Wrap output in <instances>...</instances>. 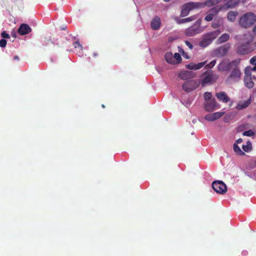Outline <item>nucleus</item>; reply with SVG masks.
Wrapping results in <instances>:
<instances>
[{
    "label": "nucleus",
    "mask_w": 256,
    "mask_h": 256,
    "mask_svg": "<svg viewBox=\"0 0 256 256\" xmlns=\"http://www.w3.org/2000/svg\"><path fill=\"white\" fill-rule=\"evenodd\" d=\"M230 48V44L226 43L216 49L214 51V54L217 57H223L227 54Z\"/></svg>",
    "instance_id": "nucleus-11"
},
{
    "label": "nucleus",
    "mask_w": 256,
    "mask_h": 256,
    "mask_svg": "<svg viewBox=\"0 0 256 256\" xmlns=\"http://www.w3.org/2000/svg\"><path fill=\"white\" fill-rule=\"evenodd\" d=\"M219 30L206 32L203 34L202 40L199 42V46L202 48H206L220 34Z\"/></svg>",
    "instance_id": "nucleus-3"
},
{
    "label": "nucleus",
    "mask_w": 256,
    "mask_h": 256,
    "mask_svg": "<svg viewBox=\"0 0 256 256\" xmlns=\"http://www.w3.org/2000/svg\"><path fill=\"white\" fill-rule=\"evenodd\" d=\"M6 45V40L5 39H2L0 40V46L1 48H4Z\"/></svg>",
    "instance_id": "nucleus-37"
},
{
    "label": "nucleus",
    "mask_w": 256,
    "mask_h": 256,
    "mask_svg": "<svg viewBox=\"0 0 256 256\" xmlns=\"http://www.w3.org/2000/svg\"><path fill=\"white\" fill-rule=\"evenodd\" d=\"M98 56V54H97L96 53H94V54H93V56H94L96 57V56Z\"/></svg>",
    "instance_id": "nucleus-45"
},
{
    "label": "nucleus",
    "mask_w": 256,
    "mask_h": 256,
    "mask_svg": "<svg viewBox=\"0 0 256 256\" xmlns=\"http://www.w3.org/2000/svg\"><path fill=\"white\" fill-rule=\"evenodd\" d=\"M196 24L190 26L187 28L185 31V34L188 36H192L196 34H198L201 32L200 24V20L196 21Z\"/></svg>",
    "instance_id": "nucleus-9"
},
{
    "label": "nucleus",
    "mask_w": 256,
    "mask_h": 256,
    "mask_svg": "<svg viewBox=\"0 0 256 256\" xmlns=\"http://www.w3.org/2000/svg\"><path fill=\"white\" fill-rule=\"evenodd\" d=\"M214 18V14H208L205 18L204 20L207 22H210Z\"/></svg>",
    "instance_id": "nucleus-34"
},
{
    "label": "nucleus",
    "mask_w": 256,
    "mask_h": 256,
    "mask_svg": "<svg viewBox=\"0 0 256 256\" xmlns=\"http://www.w3.org/2000/svg\"><path fill=\"white\" fill-rule=\"evenodd\" d=\"M256 22V15L252 12L244 14L239 20V24L243 28H248L253 25Z\"/></svg>",
    "instance_id": "nucleus-4"
},
{
    "label": "nucleus",
    "mask_w": 256,
    "mask_h": 256,
    "mask_svg": "<svg viewBox=\"0 0 256 256\" xmlns=\"http://www.w3.org/2000/svg\"><path fill=\"white\" fill-rule=\"evenodd\" d=\"M254 40V36L252 34H244L240 39V42H238L236 47L237 54L240 55H246L254 51V48L252 47Z\"/></svg>",
    "instance_id": "nucleus-1"
},
{
    "label": "nucleus",
    "mask_w": 256,
    "mask_h": 256,
    "mask_svg": "<svg viewBox=\"0 0 256 256\" xmlns=\"http://www.w3.org/2000/svg\"><path fill=\"white\" fill-rule=\"evenodd\" d=\"M206 61H204L203 62H199L196 64H194L193 63H190L186 66V68L189 70H200L206 64Z\"/></svg>",
    "instance_id": "nucleus-19"
},
{
    "label": "nucleus",
    "mask_w": 256,
    "mask_h": 256,
    "mask_svg": "<svg viewBox=\"0 0 256 256\" xmlns=\"http://www.w3.org/2000/svg\"><path fill=\"white\" fill-rule=\"evenodd\" d=\"M212 94L210 92H206L204 93V99L206 101H208V100H211V98H212Z\"/></svg>",
    "instance_id": "nucleus-30"
},
{
    "label": "nucleus",
    "mask_w": 256,
    "mask_h": 256,
    "mask_svg": "<svg viewBox=\"0 0 256 256\" xmlns=\"http://www.w3.org/2000/svg\"><path fill=\"white\" fill-rule=\"evenodd\" d=\"M251 71L252 68L250 66H247L245 68V76L244 78V82L245 86L248 88H252L254 86V82L252 80V78L250 76Z\"/></svg>",
    "instance_id": "nucleus-10"
},
{
    "label": "nucleus",
    "mask_w": 256,
    "mask_h": 256,
    "mask_svg": "<svg viewBox=\"0 0 256 256\" xmlns=\"http://www.w3.org/2000/svg\"><path fill=\"white\" fill-rule=\"evenodd\" d=\"M252 47L254 48V50L256 49V42H252Z\"/></svg>",
    "instance_id": "nucleus-41"
},
{
    "label": "nucleus",
    "mask_w": 256,
    "mask_h": 256,
    "mask_svg": "<svg viewBox=\"0 0 256 256\" xmlns=\"http://www.w3.org/2000/svg\"><path fill=\"white\" fill-rule=\"evenodd\" d=\"M186 44L189 48L190 50H192L193 48V46L190 44L188 41H185Z\"/></svg>",
    "instance_id": "nucleus-39"
},
{
    "label": "nucleus",
    "mask_w": 256,
    "mask_h": 256,
    "mask_svg": "<svg viewBox=\"0 0 256 256\" xmlns=\"http://www.w3.org/2000/svg\"><path fill=\"white\" fill-rule=\"evenodd\" d=\"M1 36L2 38H4L3 39H4V38H10V36L9 34H7L6 32V31H3L2 33H1Z\"/></svg>",
    "instance_id": "nucleus-36"
},
{
    "label": "nucleus",
    "mask_w": 256,
    "mask_h": 256,
    "mask_svg": "<svg viewBox=\"0 0 256 256\" xmlns=\"http://www.w3.org/2000/svg\"><path fill=\"white\" fill-rule=\"evenodd\" d=\"M250 63L252 65H254V66L252 68V70L256 71V55L250 58Z\"/></svg>",
    "instance_id": "nucleus-29"
},
{
    "label": "nucleus",
    "mask_w": 256,
    "mask_h": 256,
    "mask_svg": "<svg viewBox=\"0 0 256 256\" xmlns=\"http://www.w3.org/2000/svg\"><path fill=\"white\" fill-rule=\"evenodd\" d=\"M102 107L103 108H105V106H104V104H102Z\"/></svg>",
    "instance_id": "nucleus-47"
},
{
    "label": "nucleus",
    "mask_w": 256,
    "mask_h": 256,
    "mask_svg": "<svg viewBox=\"0 0 256 256\" xmlns=\"http://www.w3.org/2000/svg\"><path fill=\"white\" fill-rule=\"evenodd\" d=\"M212 187L216 192L220 194H224L227 191L226 186L221 180L214 182L212 184Z\"/></svg>",
    "instance_id": "nucleus-8"
},
{
    "label": "nucleus",
    "mask_w": 256,
    "mask_h": 256,
    "mask_svg": "<svg viewBox=\"0 0 256 256\" xmlns=\"http://www.w3.org/2000/svg\"><path fill=\"white\" fill-rule=\"evenodd\" d=\"M224 114L223 112H216L206 114L204 116L205 120L208 121L212 122L220 118Z\"/></svg>",
    "instance_id": "nucleus-13"
},
{
    "label": "nucleus",
    "mask_w": 256,
    "mask_h": 256,
    "mask_svg": "<svg viewBox=\"0 0 256 256\" xmlns=\"http://www.w3.org/2000/svg\"><path fill=\"white\" fill-rule=\"evenodd\" d=\"M220 8H219L218 6H215L210 10V12L214 16L216 14L220 12Z\"/></svg>",
    "instance_id": "nucleus-31"
},
{
    "label": "nucleus",
    "mask_w": 256,
    "mask_h": 256,
    "mask_svg": "<svg viewBox=\"0 0 256 256\" xmlns=\"http://www.w3.org/2000/svg\"><path fill=\"white\" fill-rule=\"evenodd\" d=\"M196 8H200L198 2H190L185 4L182 6L180 16H186L190 10Z\"/></svg>",
    "instance_id": "nucleus-6"
},
{
    "label": "nucleus",
    "mask_w": 256,
    "mask_h": 256,
    "mask_svg": "<svg viewBox=\"0 0 256 256\" xmlns=\"http://www.w3.org/2000/svg\"><path fill=\"white\" fill-rule=\"evenodd\" d=\"M242 149L244 150V152H248V150H250V148L248 145V146L243 145Z\"/></svg>",
    "instance_id": "nucleus-40"
},
{
    "label": "nucleus",
    "mask_w": 256,
    "mask_h": 256,
    "mask_svg": "<svg viewBox=\"0 0 256 256\" xmlns=\"http://www.w3.org/2000/svg\"><path fill=\"white\" fill-rule=\"evenodd\" d=\"M174 62H176V64H179L181 62L182 59L180 54L175 53L174 56Z\"/></svg>",
    "instance_id": "nucleus-28"
},
{
    "label": "nucleus",
    "mask_w": 256,
    "mask_h": 256,
    "mask_svg": "<svg viewBox=\"0 0 256 256\" xmlns=\"http://www.w3.org/2000/svg\"><path fill=\"white\" fill-rule=\"evenodd\" d=\"M222 24V22L221 18L215 19L212 23V26L214 28H216L220 27Z\"/></svg>",
    "instance_id": "nucleus-26"
},
{
    "label": "nucleus",
    "mask_w": 256,
    "mask_h": 256,
    "mask_svg": "<svg viewBox=\"0 0 256 256\" xmlns=\"http://www.w3.org/2000/svg\"><path fill=\"white\" fill-rule=\"evenodd\" d=\"M234 150L240 156H244L245 154V153L243 152L240 148L238 146V144L235 143L234 144Z\"/></svg>",
    "instance_id": "nucleus-27"
},
{
    "label": "nucleus",
    "mask_w": 256,
    "mask_h": 256,
    "mask_svg": "<svg viewBox=\"0 0 256 256\" xmlns=\"http://www.w3.org/2000/svg\"><path fill=\"white\" fill-rule=\"evenodd\" d=\"M161 24V20L160 17L156 16L152 20L150 26L154 30H158L160 28Z\"/></svg>",
    "instance_id": "nucleus-17"
},
{
    "label": "nucleus",
    "mask_w": 256,
    "mask_h": 256,
    "mask_svg": "<svg viewBox=\"0 0 256 256\" xmlns=\"http://www.w3.org/2000/svg\"><path fill=\"white\" fill-rule=\"evenodd\" d=\"M166 60L169 64H176V62H174V56L171 52H166L165 54Z\"/></svg>",
    "instance_id": "nucleus-24"
},
{
    "label": "nucleus",
    "mask_w": 256,
    "mask_h": 256,
    "mask_svg": "<svg viewBox=\"0 0 256 256\" xmlns=\"http://www.w3.org/2000/svg\"><path fill=\"white\" fill-rule=\"evenodd\" d=\"M251 100L249 98L246 100L240 102L236 106L238 110H241L247 108L251 104Z\"/></svg>",
    "instance_id": "nucleus-21"
},
{
    "label": "nucleus",
    "mask_w": 256,
    "mask_h": 256,
    "mask_svg": "<svg viewBox=\"0 0 256 256\" xmlns=\"http://www.w3.org/2000/svg\"><path fill=\"white\" fill-rule=\"evenodd\" d=\"M236 142L238 144H240L242 142V138H238Z\"/></svg>",
    "instance_id": "nucleus-42"
},
{
    "label": "nucleus",
    "mask_w": 256,
    "mask_h": 256,
    "mask_svg": "<svg viewBox=\"0 0 256 256\" xmlns=\"http://www.w3.org/2000/svg\"><path fill=\"white\" fill-rule=\"evenodd\" d=\"M179 76L182 80H186L194 78L195 74L192 72L187 70L180 72Z\"/></svg>",
    "instance_id": "nucleus-16"
},
{
    "label": "nucleus",
    "mask_w": 256,
    "mask_h": 256,
    "mask_svg": "<svg viewBox=\"0 0 256 256\" xmlns=\"http://www.w3.org/2000/svg\"><path fill=\"white\" fill-rule=\"evenodd\" d=\"M201 86L202 87L206 84H212L215 83L218 78V75L212 70H207L202 75Z\"/></svg>",
    "instance_id": "nucleus-5"
},
{
    "label": "nucleus",
    "mask_w": 256,
    "mask_h": 256,
    "mask_svg": "<svg viewBox=\"0 0 256 256\" xmlns=\"http://www.w3.org/2000/svg\"><path fill=\"white\" fill-rule=\"evenodd\" d=\"M14 60H18L19 59V58H18V56H14Z\"/></svg>",
    "instance_id": "nucleus-44"
},
{
    "label": "nucleus",
    "mask_w": 256,
    "mask_h": 256,
    "mask_svg": "<svg viewBox=\"0 0 256 256\" xmlns=\"http://www.w3.org/2000/svg\"><path fill=\"white\" fill-rule=\"evenodd\" d=\"M252 32L256 35V26L254 27Z\"/></svg>",
    "instance_id": "nucleus-43"
},
{
    "label": "nucleus",
    "mask_w": 256,
    "mask_h": 256,
    "mask_svg": "<svg viewBox=\"0 0 256 256\" xmlns=\"http://www.w3.org/2000/svg\"><path fill=\"white\" fill-rule=\"evenodd\" d=\"M218 104L214 98H212L210 100L207 101L204 106V109L207 112H212L217 108Z\"/></svg>",
    "instance_id": "nucleus-12"
},
{
    "label": "nucleus",
    "mask_w": 256,
    "mask_h": 256,
    "mask_svg": "<svg viewBox=\"0 0 256 256\" xmlns=\"http://www.w3.org/2000/svg\"><path fill=\"white\" fill-rule=\"evenodd\" d=\"M238 13L236 12L230 11L228 14L227 18L228 20L232 22H234L236 20V17L238 16Z\"/></svg>",
    "instance_id": "nucleus-23"
},
{
    "label": "nucleus",
    "mask_w": 256,
    "mask_h": 256,
    "mask_svg": "<svg viewBox=\"0 0 256 256\" xmlns=\"http://www.w3.org/2000/svg\"><path fill=\"white\" fill-rule=\"evenodd\" d=\"M166 2H170V0H164Z\"/></svg>",
    "instance_id": "nucleus-46"
},
{
    "label": "nucleus",
    "mask_w": 256,
    "mask_h": 256,
    "mask_svg": "<svg viewBox=\"0 0 256 256\" xmlns=\"http://www.w3.org/2000/svg\"><path fill=\"white\" fill-rule=\"evenodd\" d=\"M196 18H197L196 16H191L190 17L185 18H182V19H179L178 18H176L175 19V20L178 24H181L186 23V22H189L192 21V20H196Z\"/></svg>",
    "instance_id": "nucleus-22"
},
{
    "label": "nucleus",
    "mask_w": 256,
    "mask_h": 256,
    "mask_svg": "<svg viewBox=\"0 0 256 256\" xmlns=\"http://www.w3.org/2000/svg\"><path fill=\"white\" fill-rule=\"evenodd\" d=\"M254 134V132L252 130H248L243 132V135L245 136H251Z\"/></svg>",
    "instance_id": "nucleus-33"
},
{
    "label": "nucleus",
    "mask_w": 256,
    "mask_h": 256,
    "mask_svg": "<svg viewBox=\"0 0 256 256\" xmlns=\"http://www.w3.org/2000/svg\"><path fill=\"white\" fill-rule=\"evenodd\" d=\"M224 2V6L226 8H234L240 2V0H223Z\"/></svg>",
    "instance_id": "nucleus-18"
},
{
    "label": "nucleus",
    "mask_w": 256,
    "mask_h": 256,
    "mask_svg": "<svg viewBox=\"0 0 256 256\" xmlns=\"http://www.w3.org/2000/svg\"><path fill=\"white\" fill-rule=\"evenodd\" d=\"M223 0H206L204 2H198L200 8H203L206 6L210 7L218 4Z\"/></svg>",
    "instance_id": "nucleus-14"
},
{
    "label": "nucleus",
    "mask_w": 256,
    "mask_h": 256,
    "mask_svg": "<svg viewBox=\"0 0 256 256\" xmlns=\"http://www.w3.org/2000/svg\"><path fill=\"white\" fill-rule=\"evenodd\" d=\"M74 48H82V46L80 44V43L78 42H75L74 43Z\"/></svg>",
    "instance_id": "nucleus-38"
},
{
    "label": "nucleus",
    "mask_w": 256,
    "mask_h": 256,
    "mask_svg": "<svg viewBox=\"0 0 256 256\" xmlns=\"http://www.w3.org/2000/svg\"><path fill=\"white\" fill-rule=\"evenodd\" d=\"M216 64V60H214L212 61L210 63L208 64H207L205 66L206 68H213Z\"/></svg>",
    "instance_id": "nucleus-32"
},
{
    "label": "nucleus",
    "mask_w": 256,
    "mask_h": 256,
    "mask_svg": "<svg viewBox=\"0 0 256 256\" xmlns=\"http://www.w3.org/2000/svg\"><path fill=\"white\" fill-rule=\"evenodd\" d=\"M225 64V62H222L218 65V69L220 70H226L228 69V68H224V65Z\"/></svg>",
    "instance_id": "nucleus-35"
},
{
    "label": "nucleus",
    "mask_w": 256,
    "mask_h": 256,
    "mask_svg": "<svg viewBox=\"0 0 256 256\" xmlns=\"http://www.w3.org/2000/svg\"><path fill=\"white\" fill-rule=\"evenodd\" d=\"M200 85V82L195 80L186 81L182 85V89L186 92H191L196 90Z\"/></svg>",
    "instance_id": "nucleus-7"
},
{
    "label": "nucleus",
    "mask_w": 256,
    "mask_h": 256,
    "mask_svg": "<svg viewBox=\"0 0 256 256\" xmlns=\"http://www.w3.org/2000/svg\"><path fill=\"white\" fill-rule=\"evenodd\" d=\"M31 31L32 29L30 26L28 24H22L18 30V32L21 35H25L28 34L31 32Z\"/></svg>",
    "instance_id": "nucleus-15"
},
{
    "label": "nucleus",
    "mask_w": 256,
    "mask_h": 256,
    "mask_svg": "<svg viewBox=\"0 0 256 256\" xmlns=\"http://www.w3.org/2000/svg\"><path fill=\"white\" fill-rule=\"evenodd\" d=\"M216 96L219 100L222 101L224 103H227L230 100V98L224 92H217L216 93Z\"/></svg>",
    "instance_id": "nucleus-20"
},
{
    "label": "nucleus",
    "mask_w": 256,
    "mask_h": 256,
    "mask_svg": "<svg viewBox=\"0 0 256 256\" xmlns=\"http://www.w3.org/2000/svg\"><path fill=\"white\" fill-rule=\"evenodd\" d=\"M240 59H236L232 60L231 62L228 63L229 67L234 66V68L232 70L230 76L226 79V82L227 83H230L232 80L234 82H237L240 79L241 72L238 68V66L240 64Z\"/></svg>",
    "instance_id": "nucleus-2"
},
{
    "label": "nucleus",
    "mask_w": 256,
    "mask_h": 256,
    "mask_svg": "<svg viewBox=\"0 0 256 256\" xmlns=\"http://www.w3.org/2000/svg\"><path fill=\"white\" fill-rule=\"evenodd\" d=\"M230 38V36L228 34H224L221 35L218 40V44H222L227 42Z\"/></svg>",
    "instance_id": "nucleus-25"
}]
</instances>
